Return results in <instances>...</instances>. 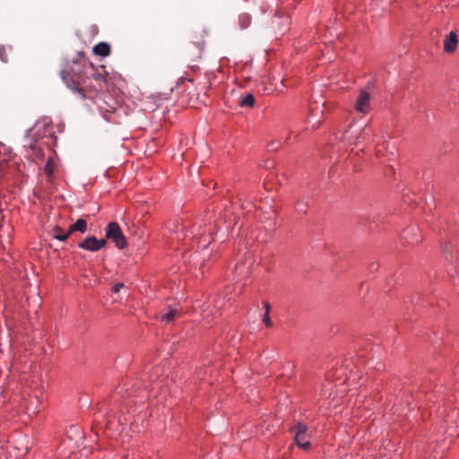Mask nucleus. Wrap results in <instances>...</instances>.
<instances>
[{
    "label": "nucleus",
    "mask_w": 459,
    "mask_h": 459,
    "mask_svg": "<svg viewBox=\"0 0 459 459\" xmlns=\"http://www.w3.org/2000/svg\"><path fill=\"white\" fill-rule=\"evenodd\" d=\"M61 76L69 88L74 91L78 92L82 99L87 98V89L81 86L87 78L85 73H82V71L76 72L74 68H70L68 70H63L61 72Z\"/></svg>",
    "instance_id": "f257e3e1"
},
{
    "label": "nucleus",
    "mask_w": 459,
    "mask_h": 459,
    "mask_svg": "<svg viewBox=\"0 0 459 459\" xmlns=\"http://www.w3.org/2000/svg\"><path fill=\"white\" fill-rule=\"evenodd\" d=\"M286 79L282 78L280 74L270 73L263 81L264 85V94L266 95H279L283 94L287 91L284 84Z\"/></svg>",
    "instance_id": "f03ea898"
},
{
    "label": "nucleus",
    "mask_w": 459,
    "mask_h": 459,
    "mask_svg": "<svg viewBox=\"0 0 459 459\" xmlns=\"http://www.w3.org/2000/svg\"><path fill=\"white\" fill-rule=\"evenodd\" d=\"M106 240L110 239L118 249L127 247V240L117 221H110L106 228Z\"/></svg>",
    "instance_id": "7ed1b4c3"
},
{
    "label": "nucleus",
    "mask_w": 459,
    "mask_h": 459,
    "mask_svg": "<svg viewBox=\"0 0 459 459\" xmlns=\"http://www.w3.org/2000/svg\"><path fill=\"white\" fill-rule=\"evenodd\" d=\"M291 430H295L294 442L299 448L308 450L311 448V442L307 438V426L304 422H298Z\"/></svg>",
    "instance_id": "20e7f679"
},
{
    "label": "nucleus",
    "mask_w": 459,
    "mask_h": 459,
    "mask_svg": "<svg viewBox=\"0 0 459 459\" xmlns=\"http://www.w3.org/2000/svg\"><path fill=\"white\" fill-rule=\"evenodd\" d=\"M41 402L36 394H29L22 398L21 406L29 416L38 415L40 411Z\"/></svg>",
    "instance_id": "39448f33"
},
{
    "label": "nucleus",
    "mask_w": 459,
    "mask_h": 459,
    "mask_svg": "<svg viewBox=\"0 0 459 459\" xmlns=\"http://www.w3.org/2000/svg\"><path fill=\"white\" fill-rule=\"evenodd\" d=\"M106 245V238L98 239L95 236H88L87 238H85L84 239L78 243V247L81 249L90 252H97L104 248Z\"/></svg>",
    "instance_id": "423d86ee"
},
{
    "label": "nucleus",
    "mask_w": 459,
    "mask_h": 459,
    "mask_svg": "<svg viewBox=\"0 0 459 459\" xmlns=\"http://www.w3.org/2000/svg\"><path fill=\"white\" fill-rule=\"evenodd\" d=\"M458 44V37L455 31H450L444 40V51L447 54L455 52Z\"/></svg>",
    "instance_id": "0eeeda50"
},
{
    "label": "nucleus",
    "mask_w": 459,
    "mask_h": 459,
    "mask_svg": "<svg viewBox=\"0 0 459 459\" xmlns=\"http://www.w3.org/2000/svg\"><path fill=\"white\" fill-rule=\"evenodd\" d=\"M369 93L366 91H361L356 100L355 108L358 111L366 112L364 108L369 106Z\"/></svg>",
    "instance_id": "6e6552de"
},
{
    "label": "nucleus",
    "mask_w": 459,
    "mask_h": 459,
    "mask_svg": "<svg viewBox=\"0 0 459 459\" xmlns=\"http://www.w3.org/2000/svg\"><path fill=\"white\" fill-rule=\"evenodd\" d=\"M93 54L101 57H106L110 55L111 48L107 42H100L92 48Z\"/></svg>",
    "instance_id": "1a4fd4ad"
},
{
    "label": "nucleus",
    "mask_w": 459,
    "mask_h": 459,
    "mask_svg": "<svg viewBox=\"0 0 459 459\" xmlns=\"http://www.w3.org/2000/svg\"><path fill=\"white\" fill-rule=\"evenodd\" d=\"M70 235L78 231L80 233H85L87 231V221L84 218L78 219L74 223L71 224L68 228Z\"/></svg>",
    "instance_id": "9d476101"
},
{
    "label": "nucleus",
    "mask_w": 459,
    "mask_h": 459,
    "mask_svg": "<svg viewBox=\"0 0 459 459\" xmlns=\"http://www.w3.org/2000/svg\"><path fill=\"white\" fill-rule=\"evenodd\" d=\"M51 236L59 241H66L71 235L68 230L65 231L59 225H56L51 230Z\"/></svg>",
    "instance_id": "9b49d317"
},
{
    "label": "nucleus",
    "mask_w": 459,
    "mask_h": 459,
    "mask_svg": "<svg viewBox=\"0 0 459 459\" xmlns=\"http://www.w3.org/2000/svg\"><path fill=\"white\" fill-rule=\"evenodd\" d=\"M238 104L241 107L253 108L255 104V97L253 93H246L240 97Z\"/></svg>",
    "instance_id": "f8f14e48"
},
{
    "label": "nucleus",
    "mask_w": 459,
    "mask_h": 459,
    "mask_svg": "<svg viewBox=\"0 0 459 459\" xmlns=\"http://www.w3.org/2000/svg\"><path fill=\"white\" fill-rule=\"evenodd\" d=\"M167 309L168 312L161 316V320L169 324L175 321V317L178 314V311L171 306H168Z\"/></svg>",
    "instance_id": "ddd939ff"
},
{
    "label": "nucleus",
    "mask_w": 459,
    "mask_h": 459,
    "mask_svg": "<svg viewBox=\"0 0 459 459\" xmlns=\"http://www.w3.org/2000/svg\"><path fill=\"white\" fill-rule=\"evenodd\" d=\"M56 164L54 159L49 157L44 166V172L48 178H54Z\"/></svg>",
    "instance_id": "4468645a"
},
{
    "label": "nucleus",
    "mask_w": 459,
    "mask_h": 459,
    "mask_svg": "<svg viewBox=\"0 0 459 459\" xmlns=\"http://www.w3.org/2000/svg\"><path fill=\"white\" fill-rule=\"evenodd\" d=\"M251 16L248 13H242L238 17V23L242 29H247L251 24Z\"/></svg>",
    "instance_id": "2eb2a0df"
},
{
    "label": "nucleus",
    "mask_w": 459,
    "mask_h": 459,
    "mask_svg": "<svg viewBox=\"0 0 459 459\" xmlns=\"http://www.w3.org/2000/svg\"><path fill=\"white\" fill-rule=\"evenodd\" d=\"M100 67L103 69V73L95 72L92 76L95 80H100L108 82V73L105 70L104 65H101Z\"/></svg>",
    "instance_id": "dca6fc26"
},
{
    "label": "nucleus",
    "mask_w": 459,
    "mask_h": 459,
    "mask_svg": "<svg viewBox=\"0 0 459 459\" xmlns=\"http://www.w3.org/2000/svg\"><path fill=\"white\" fill-rule=\"evenodd\" d=\"M263 322L264 323V325L267 327H272L273 326V322H272V320L270 318V313H268V311H265V313L264 314Z\"/></svg>",
    "instance_id": "f3484780"
},
{
    "label": "nucleus",
    "mask_w": 459,
    "mask_h": 459,
    "mask_svg": "<svg viewBox=\"0 0 459 459\" xmlns=\"http://www.w3.org/2000/svg\"><path fill=\"white\" fill-rule=\"evenodd\" d=\"M124 287H125V284H124L123 282H117V283H116V284H114V285L112 286V288H111V292H112V293H117V292H119V291H120V290H121L122 288H124Z\"/></svg>",
    "instance_id": "a211bd4d"
},
{
    "label": "nucleus",
    "mask_w": 459,
    "mask_h": 459,
    "mask_svg": "<svg viewBox=\"0 0 459 459\" xmlns=\"http://www.w3.org/2000/svg\"><path fill=\"white\" fill-rule=\"evenodd\" d=\"M186 81L190 82H194V79L187 78L186 76H181L180 78L178 79V81L176 82V87L183 84Z\"/></svg>",
    "instance_id": "6ab92c4d"
},
{
    "label": "nucleus",
    "mask_w": 459,
    "mask_h": 459,
    "mask_svg": "<svg viewBox=\"0 0 459 459\" xmlns=\"http://www.w3.org/2000/svg\"><path fill=\"white\" fill-rule=\"evenodd\" d=\"M0 59L4 62L6 61L5 57V48L4 46H0Z\"/></svg>",
    "instance_id": "aec40b11"
},
{
    "label": "nucleus",
    "mask_w": 459,
    "mask_h": 459,
    "mask_svg": "<svg viewBox=\"0 0 459 459\" xmlns=\"http://www.w3.org/2000/svg\"><path fill=\"white\" fill-rule=\"evenodd\" d=\"M264 307L265 308V311H268V313H270V310H271V305L268 301H264Z\"/></svg>",
    "instance_id": "412c9836"
},
{
    "label": "nucleus",
    "mask_w": 459,
    "mask_h": 459,
    "mask_svg": "<svg viewBox=\"0 0 459 459\" xmlns=\"http://www.w3.org/2000/svg\"><path fill=\"white\" fill-rule=\"evenodd\" d=\"M33 195H34L35 197H37L39 200H40V199H42V198H43V196L41 195V194H40L39 192H38V191H33Z\"/></svg>",
    "instance_id": "4be33fe9"
},
{
    "label": "nucleus",
    "mask_w": 459,
    "mask_h": 459,
    "mask_svg": "<svg viewBox=\"0 0 459 459\" xmlns=\"http://www.w3.org/2000/svg\"><path fill=\"white\" fill-rule=\"evenodd\" d=\"M110 172H111V169H108L105 171L104 176H105L106 178H110L112 177V176H111V174H110Z\"/></svg>",
    "instance_id": "5701e85b"
},
{
    "label": "nucleus",
    "mask_w": 459,
    "mask_h": 459,
    "mask_svg": "<svg viewBox=\"0 0 459 459\" xmlns=\"http://www.w3.org/2000/svg\"><path fill=\"white\" fill-rule=\"evenodd\" d=\"M268 147L270 148V150L273 151L277 150V147H275L274 143H271L270 144H268Z\"/></svg>",
    "instance_id": "b1692460"
},
{
    "label": "nucleus",
    "mask_w": 459,
    "mask_h": 459,
    "mask_svg": "<svg viewBox=\"0 0 459 459\" xmlns=\"http://www.w3.org/2000/svg\"><path fill=\"white\" fill-rule=\"evenodd\" d=\"M54 179H55V177H54V178H48V181L50 184H53Z\"/></svg>",
    "instance_id": "393cba45"
},
{
    "label": "nucleus",
    "mask_w": 459,
    "mask_h": 459,
    "mask_svg": "<svg viewBox=\"0 0 459 459\" xmlns=\"http://www.w3.org/2000/svg\"><path fill=\"white\" fill-rule=\"evenodd\" d=\"M78 56L84 57V53L82 51H81V52L78 53Z\"/></svg>",
    "instance_id": "a878e982"
},
{
    "label": "nucleus",
    "mask_w": 459,
    "mask_h": 459,
    "mask_svg": "<svg viewBox=\"0 0 459 459\" xmlns=\"http://www.w3.org/2000/svg\"><path fill=\"white\" fill-rule=\"evenodd\" d=\"M191 68H192V70H194V71H195V70H197V69H198V67H197V66H196V67L192 66Z\"/></svg>",
    "instance_id": "bb28decb"
},
{
    "label": "nucleus",
    "mask_w": 459,
    "mask_h": 459,
    "mask_svg": "<svg viewBox=\"0 0 459 459\" xmlns=\"http://www.w3.org/2000/svg\"><path fill=\"white\" fill-rule=\"evenodd\" d=\"M98 92H99V91H98V90H94V94H95V95H97V94H98Z\"/></svg>",
    "instance_id": "cd10ccee"
}]
</instances>
